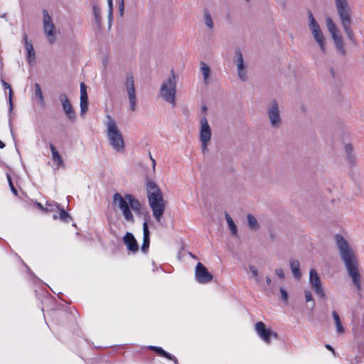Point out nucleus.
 <instances>
[{
  "label": "nucleus",
  "instance_id": "nucleus-12",
  "mask_svg": "<svg viewBox=\"0 0 364 364\" xmlns=\"http://www.w3.org/2000/svg\"><path fill=\"white\" fill-rule=\"evenodd\" d=\"M200 139L202 142L203 151H205L211 137V131L205 117L200 118Z\"/></svg>",
  "mask_w": 364,
  "mask_h": 364
},
{
  "label": "nucleus",
  "instance_id": "nucleus-1",
  "mask_svg": "<svg viewBox=\"0 0 364 364\" xmlns=\"http://www.w3.org/2000/svg\"><path fill=\"white\" fill-rule=\"evenodd\" d=\"M341 259H343L346 269L352 279V281L358 291H361L360 274L358 268V263L353 250L350 247L346 239L339 234L335 236Z\"/></svg>",
  "mask_w": 364,
  "mask_h": 364
},
{
  "label": "nucleus",
  "instance_id": "nucleus-37",
  "mask_svg": "<svg viewBox=\"0 0 364 364\" xmlns=\"http://www.w3.org/2000/svg\"><path fill=\"white\" fill-rule=\"evenodd\" d=\"M250 270L252 272L253 277L256 279L257 282H258V273L257 268L255 266H250Z\"/></svg>",
  "mask_w": 364,
  "mask_h": 364
},
{
  "label": "nucleus",
  "instance_id": "nucleus-18",
  "mask_svg": "<svg viewBox=\"0 0 364 364\" xmlns=\"http://www.w3.org/2000/svg\"><path fill=\"white\" fill-rule=\"evenodd\" d=\"M49 147L50 149L51 153H52V159L54 163V164L56 166V168H65V165L63 161V159L62 156L58 153V150L56 149L55 146L52 144H49Z\"/></svg>",
  "mask_w": 364,
  "mask_h": 364
},
{
  "label": "nucleus",
  "instance_id": "nucleus-28",
  "mask_svg": "<svg viewBox=\"0 0 364 364\" xmlns=\"http://www.w3.org/2000/svg\"><path fill=\"white\" fill-rule=\"evenodd\" d=\"M59 210V219L64 223H69L71 220V217L68 213H67L63 208H60Z\"/></svg>",
  "mask_w": 364,
  "mask_h": 364
},
{
  "label": "nucleus",
  "instance_id": "nucleus-39",
  "mask_svg": "<svg viewBox=\"0 0 364 364\" xmlns=\"http://www.w3.org/2000/svg\"><path fill=\"white\" fill-rule=\"evenodd\" d=\"M304 295H305V299H306V302H309V301L313 300L312 295H311V293L310 291L306 290L304 291Z\"/></svg>",
  "mask_w": 364,
  "mask_h": 364
},
{
  "label": "nucleus",
  "instance_id": "nucleus-32",
  "mask_svg": "<svg viewBox=\"0 0 364 364\" xmlns=\"http://www.w3.org/2000/svg\"><path fill=\"white\" fill-rule=\"evenodd\" d=\"M93 12H94V15H95V20H96V22L100 24V20H101V11H100V9L97 6V5H94L93 6Z\"/></svg>",
  "mask_w": 364,
  "mask_h": 364
},
{
  "label": "nucleus",
  "instance_id": "nucleus-34",
  "mask_svg": "<svg viewBox=\"0 0 364 364\" xmlns=\"http://www.w3.org/2000/svg\"><path fill=\"white\" fill-rule=\"evenodd\" d=\"M23 38H24V41H25V46H26V50H34L33 46V43H32V41H28V37H27L26 33H24Z\"/></svg>",
  "mask_w": 364,
  "mask_h": 364
},
{
  "label": "nucleus",
  "instance_id": "nucleus-8",
  "mask_svg": "<svg viewBox=\"0 0 364 364\" xmlns=\"http://www.w3.org/2000/svg\"><path fill=\"white\" fill-rule=\"evenodd\" d=\"M326 25L327 28L332 36V38L334 41L336 47L340 51V53L343 55L346 54V49L344 48V43L341 35L339 33V31L338 30L336 25L332 21L331 18H326Z\"/></svg>",
  "mask_w": 364,
  "mask_h": 364
},
{
  "label": "nucleus",
  "instance_id": "nucleus-17",
  "mask_svg": "<svg viewBox=\"0 0 364 364\" xmlns=\"http://www.w3.org/2000/svg\"><path fill=\"white\" fill-rule=\"evenodd\" d=\"M271 123L273 126H277L280 122L278 104L274 101L271 109L268 112Z\"/></svg>",
  "mask_w": 364,
  "mask_h": 364
},
{
  "label": "nucleus",
  "instance_id": "nucleus-30",
  "mask_svg": "<svg viewBox=\"0 0 364 364\" xmlns=\"http://www.w3.org/2000/svg\"><path fill=\"white\" fill-rule=\"evenodd\" d=\"M226 220L232 234L233 235H235L237 234V227L234 223L233 220H232L231 217L228 214H226Z\"/></svg>",
  "mask_w": 364,
  "mask_h": 364
},
{
  "label": "nucleus",
  "instance_id": "nucleus-33",
  "mask_svg": "<svg viewBox=\"0 0 364 364\" xmlns=\"http://www.w3.org/2000/svg\"><path fill=\"white\" fill-rule=\"evenodd\" d=\"M7 180H8V183H9V187H10V189L11 191V192L15 195V196H18V191L17 189L15 188V186H14V183L12 182V179H11V177L9 174H7Z\"/></svg>",
  "mask_w": 364,
  "mask_h": 364
},
{
  "label": "nucleus",
  "instance_id": "nucleus-9",
  "mask_svg": "<svg viewBox=\"0 0 364 364\" xmlns=\"http://www.w3.org/2000/svg\"><path fill=\"white\" fill-rule=\"evenodd\" d=\"M309 27L314 39L316 41L322 52L326 53L324 37L317 22L315 21L312 14L309 13Z\"/></svg>",
  "mask_w": 364,
  "mask_h": 364
},
{
  "label": "nucleus",
  "instance_id": "nucleus-15",
  "mask_svg": "<svg viewBox=\"0 0 364 364\" xmlns=\"http://www.w3.org/2000/svg\"><path fill=\"white\" fill-rule=\"evenodd\" d=\"M59 100L68 117L71 120H74L75 119V112L67 95L65 93H61L59 96Z\"/></svg>",
  "mask_w": 364,
  "mask_h": 364
},
{
  "label": "nucleus",
  "instance_id": "nucleus-22",
  "mask_svg": "<svg viewBox=\"0 0 364 364\" xmlns=\"http://www.w3.org/2000/svg\"><path fill=\"white\" fill-rule=\"evenodd\" d=\"M80 106H88L87 87L84 82L80 83Z\"/></svg>",
  "mask_w": 364,
  "mask_h": 364
},
{
  "label": "nucleus",
  "instance_id": "nucleus-46",
  "mask_svg": "<svg viewBox=\"0 0 364 364\" xmlns=\"http://www.w3.org/2000/svg\"><path fill=\"white\" fill-rule=\"evenodd\" d=\"M325 347H326L328 350H329L330 351H331V352L333 353V355H335V354H336L334 348H333L331 345H329V344H326Z\"/></svg>",
  "mask_w": 364,
  "mask_h": 364
},
{
  "label": "nucleus",
  "instance_id": "nucleus-36",
  "mask_svg": "<svg viewBox=\"0 0 364 364\" xmlns=\"http://www.w3.org/2000/svg\"><path fill=\"white\" fill-rule=\"evenodd\" d=\"M280 293H281L282 299L284 301L287 302V301H288V294H287V291L284 290V289H280Z\"/></svg>",
  "mask_w": 364,
  "mask_h": 364
},
{
  "label": "nucleus",
  "instance_id": "nucleus-25",
  "mask_svg": "<svg viewBox=\"0 0 364 364\" xmlns=\"http://www.w3.org/2000/svg\"><path fill=\"white\" fill-rule=\"evenodd\" d=\"M332 315H333V319H334V321L336 323L337 332L339 333H343L344 332V328L342 326L341 321L340 319V317H339L338 313L336 311H333L332 313Z\"/></svg>",
  "mask_w": 364,
  "mask_h": 364
},
{
  "label": "nucleus",
  "instance_id": "nucleus-6",
  "mask_svg": "<svg viewBox=\"0 0 364 364\" xmlns=\"http://www.w3.org/2000/svg\"><path fill=\"white\" fill-rule=\"evenodd\" d=\"M176 80L173 70L168 78L164 81L160 88V94L162 98L167 102L176 105Z\"/></svg>",
  "mask_w": 364,
  "mask_h": 364
},
{
  "label": "nucleus",
  "instance_id": "nucleus-19",
  "mask_svg": "<svg viewBox=\"0 0 364 364\" xmlns=\"http://www.w3.org/2000/svg\"><path fill=\"white\" fill-rule=\"evenodd\" d=\"M143 243L141 245V250L144 252H146L149 247L150 244V232L148 227V223L145 221L143 223Z\"/></svg>",
  "mask_w": 364,
  "mask_h": 364
},
{
  "label": "nucleus",
  "instance_id": "nucleus-42",
  "mask_svg": "<svg viewBox=\"0 0 364 364\" xmlns=\"http://www.w3.org/2000/svg\"><path fill=\"white\" fill-rule=\"evenodd\" d=\"M36 207L41 210V211H43V213H45L46 211V205L43 206L41 203H38V202H36Z\"/></svg>",
  "mask_w": 364,
  "mask_h": 364
},
{
  "label": "nucleus",
  "instance_id": "nucleus-2",
  "mask_svg": "<svg viewBox=\"0 0 364 364\" xmlns=\"http://www.w3.org/2000/svg\"><path fill=\"white\" fill-rule=\"evenodd\" d=\"M112 205L118 208L122 211L125 220L130 223H134L135 221L132 210L137 215L142 214V204L132 194L127 193L122 196L119 193H114Z\"/></svg>",
  "mask_w": 364,
  "mask_h": 364
},
{
  "label": "nucleus",
  "instance_id": "nucleus-26",
  "mask_svg": "<svg viewBox=\"0 0 364 364\" xmlns=\"http://www.w3.org/2000/svg\"><path fill=\"white\" fill-rule=\"evenodd\" d=\"M35 95L39 100L40 103L42 105H45V99L39 84H35Z\"/></svg>",
  "mask_w": 364,
  "mask_h": 364
},
{
  "label": "nucleus",
  "instance_id": "nucleus-27",
  "mask_svg": "<svg viewBox=\"0 0 364 364\" xmlns=\"http://www.w3.org/2000/svg\"><path fill=\"white\" fill-rule=\"evenodd\" d=\"M60 210V205L55 202H46V211L45 213L56 212Z\"/></svg>",
  "mask_w": 364,
  "mask_h": 364
},
{
  "label": "nucleus",
  "instance_id": "nucleus-14",
  "mask_svg": "<svg viewBox=\"0 0 364 364\" xmlns=\"http://www.w3.org/2000/svg\"><path fill=\"white\" fill-rule=\"evenodd\" d=\"M126 88L129 95L130 109L132 111H134L136 109V99L135 94L134 77L132 75L127 76L126 79Z\"/></svg>",
  "mask_w": 364,
  "mask_h": 364
},
{
  "label": "nucleus",
  "instance_id": "nucleus-4",
  "mask_svg": "<svg viewBox=\"0 0 364 364\" xmlns=\"http://www.w3.org/2000/svg\"><path fill=\"white\" fill-rule=\"evenodd\" d=\"M107 118V135L109 143L116 151H122L125 146L122 134L115 121L110 116H108Z\"/></svg>",
  "mask_w": 364,
  "mask_h": 364
},
{
  "label": "nucleus",
  "instance_id": "nucleus-45",
  "mask_svg": "<svg viewBox=\"0 0 364 364\" xmlns=\"http://www.w3.org/2000/svg\"><path fill=\"white\" fill-rule=\"evenodd\" d=\"M345 149L346 152L350 153L353 151V146L350 144H346Z\"/></svg>",
  "mask_w": 364,
  "mask_h": 364
},
{
  "label": "nucleus",
  "instance_id": "nucleus-16",
  "mask_svg": "<svg viewBox=\"0 0 364 364\" xmlns=\"http://www.w3.org/2000/svg\"><path fill=\"white\" fill-rule=\"evenodd\" d=\"M123 240L130 252L135 253L139 250L138 243L132 233L127 232L124 236Z\"/></svg>",
  "mask_w": 364,
  "mask_h": 364
},
{
  "label": "nucleus",
  "instance_id": "nucleus-29",
  "mask_svg": "<svg viewBox=\"0 0 364 364\" xmlns=\"http://www.w3.org/2000/svg\"><path fill=\"white\" fill-rule=\"evenodd\" d=\"M248 225L252 229H257L259 224L257 219L251 214L247 215Z\"/></svg>",
  "mask_w": 364,
  "mask_h": 364
},
{
  "label": "nucleus",
  "instance_id": "nucleus-35",
  "mask_svg": "<svg viewBox=\"0 0 364 364\" xmlns=\"http://www.w3.org/2000/svg\"><path fill=\"white\" fill-rule=\"evenodd\" d=\"M36 58L35 50H27V61L31 64Z\"/></svg>",
  "mask_w": 364,
  "mask_h": 364
},
{
  "label": "nucleus",
  "instance_id": "nucleus-41",
  "mask_svg": "<svg viewBox=\"0 0 364 364\" xmlns=\"http://www.w3.org/2000/svg\"><path fill=\"white\" fill-rule=\"evenodd\" d=\"M119 9L120 16H122L124 14V1H119Z\"/></svg>",
  "mask_w": 364,
  "mask_h": 364
},
{
  "label": "nucleus",
  "instance_id": "nucleus-3",
  "mask_svg": "<svg viewBox=\"0 0 364 364\" xmlns=\"http://www.w3.org/2000/svg\"><path fill=\"white\" fill-rule=\"evenodd\" d=\"M146 191L153 216L157 222H160L166 206L162 192L156 183L151 181H149L146 183Z\"/></svg>",
  "mask_w": 364,
  "mask_h": 364
},
{
  "label": "nucleus",
  "instance_id": "nucleus-11",
  "mask_svg": "<svg viewBox=\"0 0 364 364\" xmlns=\"http://www.w3.org/2000/svg\"><path fill=\"white\" fill-rule=\"evenodd\" d=\"M195 277L198 283L207 284L213 279V277L201 262H198L196 266Z\"/></svg>",
  "mask_w": 364,
  "mask_h": 364
},
{
  "label": "nucleus",
  "instance_id": "nucleus-43",
  "mask_svg": "<svg viewBox=\"0 0 364 364\" xmlns=\"http://www.w3.org/2000/svg\"><path fill=\"white\" fill-rule=\"evenodd\" d=\"M3 85H4V88L6 89H9V91H10V98L11 97V95L12 94V90H11V87L10 86V85L4 81H3ZM10 102L11 103V100L10 99Z\"/></svg>",
  "mask_w": 364,
  "mask_h": 364
},
{
  "label": "nucleus",
  "instance_id": "nucleus-31",
  "mask_svg": "<svg viewBox=\"0 0 364 364\" xmlns=\"http://www.w3.org/2000/svg\"><path fill=\"white\" fill-rule=\"evenodd\" d=\"M204 18L207 26L210 29L213 28V21L210 12L207 10L205 11Z\"/></svg>",
  "mask_w": 364,
  "mask_h": 364
},
{
  "label": "nucleus",
  "instance_id": "nucleus-23",
  "mask_svg": "<svg viewBox=\"0 0 364 364\" xmlns=\"http://www.w3.org/2000/svg\"><path fill=\"white\" fill-rule=\"evenodd\" d=\"M290 268L296 279H300L301 274L300 272V263L298 260L291 259L290 260Z\"/></svg>",
  "mask_w": 364,
  "mask_h": 364
},
{
  "label": "nucleus",
  "instance_id": "nucleus-38",
  "mask_svg": "<svg viewBox=\"0 0 364 364\" xmlns=\"http://www.w3.org/2000/svg\"><path fill=\"white\" fill-rule=\"evenodd\" d=\"M113 1H108L109 6V18L111 21L112 18V13H113Z\"/></svg>",
  "mask_w": 364,
  "mask_h": 364
},
{
  "label": "nucleus",
  "instance_id": "nucleus-44",
  "mask_svg": "<svg viewBox=\"0 0 364 364\" xmlns=\"http://www.w3.org/2000/svg\"><path fill=\"white\" fill-rule=\"evenodd\" d=\"M87 109H88V106H80L81 115H83L84 114H85L86 112L87 111Z\"/></svg>",
  "mask_w": 364,
  "mask_h": 364
},
{
  "label": "nucleus",
  "instance_id": "nucleus-13",
  "mask_svg": "<svg viewBox=\"0 0 364 364\" xmlns=\"http://www.w3.org/2000/svg\"><path fill=\"white\" fill-rule=\"evenodd\" d=\"M310 283L311 287L314 289L316 294L321 298H325L326 294L321 286L320 277L314 269H311L310 272Z\"/></svg>",
  "mask_w": 364,
  "mask_h": 364
},
{
  "label": "nucleus",
  "instance_id": "nucleus-21",
  "mask_svg": "<svg viewBox=\"0 0 364 364\" xmlns=\"http://www.w3.org/2000/svg\"><path fill=\"white\" fill-rule=\"evenodd\" d=\"M236 54L238 56L237 59V70H238V75L240 78L245 81L247 79L246 73L244 70V62L242 58V55L240 50L236 52Z\"/></svg>",
  "mask_w": 364,
  "mask_h": 364
},
{
  "label": "nucleus",
  "instance_id": "nucleus-49",
  "mask_svg": "<svg viewBox=\"0 0 364 364\" xmlns=\"http://www.w3.org/2000/svg\"><path fill=\"white\" fill-rule=\"evenodd\" d=\"M5 147V144L0 140V149H4Z\"/></svg>",
  "mask_w": 364,
  "mask_h": 364
},
{
  "label": "nucleus",
  "instance_id": "nucleus-5",
  "mask_svg": "<svg viewBox=\"0 0 364 364\" xmlns=\"http://www.w3.org/2000/svg\"><path fill=\"white\" fill-rule=\"evenodd\" d=\"M337 9L338 15L340 16L343 28L350 41L353 43L356 44V40L355 38L353 31L350 28L351 26V18L350 11L348 5V1H336Z\"/></svg>",
  "mask_w": 364,
  "mask_h": 364
},
{
  "label": "nucleus",
  "instance_id": "nucleus-20",
  "mask_svg": "<svg viewBox=\"0 0 364 364\" xmlns=\"http://www.w3.org/2000/svg\"><path fill=\"white\" fill-rule=\"evenodd\" d=\"M149 349H151V350L154 351L156 353H157L159 355L161 356V357H164V358H166L168 360H173L174 362V363H178V360L177 358L172 355L171 354L167 353L166 351H165L161 347H159V346H149Z\"/></svg>",
  "mask_w": 364,
  "mask_h": 364
},
{
  "label": "nucleus",
  "instance_id": "nucleus-47",
  "mask_svg": "<svg viewBox=\"0 0 364 364\" xmlns=\"http://www.w3.org/2000/svg\"><path fill=\"white\" fill-rule=\"evenodd\" d=\"M149 157L152 162L153 168L154 169L156 164V160L152 157L151 153H149Z\"/></svg>",
  "mask_w": 364,
  "mask_h": 364
},
{
  "label": "nucleus",
  "instance_id": "nucleus-50",
  "mask_svg": "<svg viewBox=\"0 0 364 364\" xmlns=\"http://www.w3.org/2000/svg\"><path fill=\"white\" fill-rule=\"evenodd\" d=\"M57 218H58V216H57L56 215H53V219H54V220H56Z\"/></svg>",
  "mask_w": 364,
  "mask_h": 364
},
{
  "label": "nucleus",
  "instance_id": "nucleus-7",
  "mask_svg": "<svg viewBox=\"0 0 364 364\" xmlns=\"http://www.w3.org/2000/svg\"><path fill=\"white\" fill-rule=\"evenodd\" d=\"M43 30L46 35V38L50 43H53L56 41V35L58 31L53 23L50 16L47 10H43Z\"/></svg>",
  "mask_w": 364,
  "mask_h": 364
},
{
  "label": "nucleus",
  "instance_id": "nucleus-24",
  "mask_svg": "<svg viewBox=\"0 0 364 364\" xmlns=\"http://www.w3.org/2000/svg\"><path fill=\"white\" fill-rule=\"evenodd\" d=\"M200 70L203 75L204 82L205 83L208 84V78L210 75V69L206 63L202 62L200 63Z\"/></svg>",
  "mask_w": 364,
  "mask_h": 364
},
{
  "label": "nucleus",
  "instance_id": "nucleus-40",
  "mask_svg": "<svg viewBox=\"0 0 364 364\" xmlns=\"http://www.w3.org/2000/svg\"><path fill=\"white\" fill-rule=\"evenodd\" d=\"M275 273L281 279H284V277H285L284 273L282 269H280V268L276 269Z\"/></svg>",
  "mask_w": 364,
  "mask_h": 364
},
{
  "label": "nucleus",
  "instance_id": "nucleus-10",
  "mask_svg": "<svg viewBox=\"0 0 364 364\" xmlns=\"http://www.w3.org/2000/svg\"><path fill=\"white\" fill-rule=\"evenodd\" d=\"M255 331L258 336L266 343H269L272 338L277 339L278 334L269 328L262 321H258L255 325Z\"/></svg>",
  "mask_w": 364,
  "mask_h": 364
},
{
  "label": "nucleus",
  "instance_id": "nucleus-48",
  "mask_svg": "<svg viewBox=\"0 0 364 364\" xmlns=\"http://www.w3.org/2000/svg\"><path fill=\"white\" fill-rule=\"evenodd\" d=\"M266 282H267V284L268 285H270V284H271V282H272V280H271V279H270L269 277H266Z\"/></svg>",
  "mask_w": 364,
  "mask_h": 364
}]
</instances>
